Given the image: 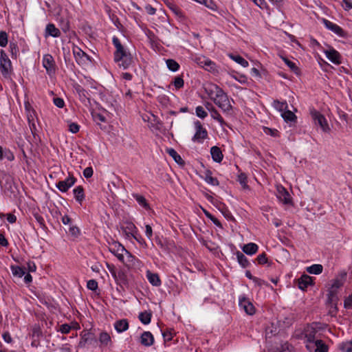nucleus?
<instances>
[{"label": "nucleus", "instance_id": "obj_50", "mask_svg": "<svg viewBox=\"0 0 352 352\" xmlns=\"http://www.w3.org/2000/svg\"><path fill=\"white\" fill-rule=\"evenodd\" d=\"M237 181L239 182V184L241 185V186L243 188H248V185L247 184V183H248V177H247V175H246L245 173H241L238 175Z\"/></svg>", "mask_w": 352, "mask_h": 352}, {"label": "nucleus", "instance_id": "obj_18", "mask_svg": "<svg viewBox=\"0 0 352 352\" xmlns=\"http://www.w3.org/2000/svg\"><path fill=\"white\" fill-rule=\"evenodd\" d=\"M314 284V278L309 275L303 274L298 279V288L302 291H305L308 286Z\"/></svg>", "mask_w": 352, "mask_h": 352}, {"label": "nucleus", "instance_id": "obj_6", "mask_svg": "<svg viewBox=\"0 0 352 352\" xmlns=\"http://www.w3.org/2000/svg\"><path fill=\"white\" fill-rule=\"evenodd\" d=\"M107 267L115 279L116 284L122 289H124V287L129 286V280L126 272L122 270L116 271L113 265L111 266L109 264H107Z\"/></svg>", "mask_w": 352, "mask_h": 352}, {"label": "nucleus", "instance_id": "obj_60", "mask_svg": "<svg viewBox=\"0 0 352 352\" xmlns=\"http://www.w3.org/2000/svg\"><path fill=\"white\" fill-rule=\"evenodd\" d=\"M8 44V34L5 31L0 32V47H4Z\"/></svg>", "mask_w": 352, "mask_h": 352}, {"label": "nucleus", "instance_id": "obj_36", "mask_svg": "<svg viewBox=\"0 0 352 352\" xmlns=\"http://www.w3.org/2000/svg\"><path fill=\"white\" fill-rule=\"evenodd\" d=\"M5 158L8 161H12L14 160V155L9 149H3V148L0 146V160H3Z\"/></svg>", "mask_w": 352, "mask_h": 352}, {"label": "nucleus", "instance_id": "obj_43", "mask_svg": "<svg viewBox=\"0 0 352 352\" xmlns=\"http://www.w3.org/2000/svg\"><path fill=\"white\" fill-rule=\"evenodd\" d=\"M76 92L78 94L79 98L82 102H85L86 100H89V98L87 97V91L82 87L80 85H78L76 87Z\"/></svg>", "mask_w": 352, "mask_h": 352}, {"label": "nucleus", "instance_id": "obj_42", "mask_svg": "<svg viewBox=\"0 0 352 352\" xmlns=\"http://www.w3.org/2000/svg\"><path fill=\"white\" fill-rule=\"evenodd\" d=\"M323 267L320 264H314L307 267V272L311 274H320L322 272Z\"/></svg>", "mask_w": 352, "mask_h": 352}, {"label": "nucleus", "instance_id": "obj_16", "mask_svg": "<svg viewBox=\"0 0 352 352\" xmlns=\"http://www.w3.org/2000/svg\"><path fill=\"white\" fill-rule=\"evenodd\" d=\"M239 305L247 314L252 316L255 314L254 306L245 296L239 297Z\"/></svg>", "mask_w": 352, "mask_h": 352}, {"label": "nucleus", "instance_id": "obj_22", "mask_svg": "<svg viewBox=\"0 0 352 352\" xmlns=\"http://www.w3.org/2000/svg\"><path fill=\"white\" fill-rule=\"evenodd\" d=\"M140 343L144 346H151L154 343V337L150 331H144L140 336Z\"/></svg>", "mask_w": 352, "mask_h": 352}, {"label": "nucleus", "instance_id": "obj_21", "mask_svg": "<svg viewBox=\"0 0 352 352\" xmlns=\"http://www.w3.org/2000/svg\"><path fill=\"white\" fill-rule=\"evenodd\" d=\"M198 63L207 71L211 72L217 71L216 64L208 58H206L204 57L202 59L200 58Z\"/></svg>", "mask_w": 352, "mask_h": 352}, {"label": "nucleus", "instance_id": "obj_31", "mask_svg": "<svg viewBox=\"0 0 352 352\" xmlns=\"http://www.w3.org/2000/svg\"><path fill=\"white\" fill-rule=\"evenodd\" d=\"M258 246L254 243H249L242 248L243 252L248 255H253L258 252Z\"/></svg>", "mask_w": 352, "mask_h": 352}, {"label": "nucleus", "instance_id": "obj_4", "mask_svg": "<svg viewBox=\"0 0 352 352\" xmlns=\"http://www.w3.org/2000/svg\"><path fill=\"white\" fill-rule=\"evenodd\" d=\"M13 72L11 60L3 50H0V72L5 78H10Z\"/></svg>", "mask_w": 352, "mask_h": 352}, {"label": "nucleus", "instance_id": "obj_12", "mask_svg": "<svg viewBox=\"0 0 352 352\" xmlns=\"http://www.w3.org/2000/svg\"><path fill=\"white\" fill-rule=\"evenodd\" d=\"M42 330L38 324L32 326L30 336L32 338L31 345L33 347H38L40 344V338L42 337Z\"/></svg>", "mask_w": 352, "mask_h": 352}, {"label": "nucleus", "instance_id": "obj_2", "mask_svg": "<svg viewBox=\"0 0 352 352\" xmlns=\"http://www.w3.org/2000/svg\"><path fill=\"white\" fill-rule=\"evenodd\" d=\"M347 273L345 271H342L339 273L338 276L331 280L332 283L327 292V298L326 304L331 308H333L337 311V304L339 300L338 296V289L342 287L346 281Z\"/></svg>", "mask_w": 352, "mask_h": 352}, {"label": "nucleus", "instance_id": "obj_44", "mask_svg": "<svg viewBox=\"0 0 352 352\" xmlns=\"http://www.w3.org/2000/svg\"><path fill=\"white\" fill-rule=\"evenodd\" d=\"M229 56L231 59H232L233 60H234L236 63H239L243 67H246L249 65L248 62L240 55H234L231 54Z\"/></svg>", "mask_w": 352, "mask_h": 352}, {"label": "nucleus", "instance_id": "obj_24", "mask_svg": "<svg viewBox=\"0 0 352 352\" xmlns=\"http://www.w3.org/2000/svg\"><path fill=\"white\" fill-rule=\"evenodd\" d=\"M45 36H51L54 38H57L60 36V31L54 25V24L48 23L45 28Z\"/></svg>", "mask_w": 352, "mask_h": 352}, {"label": "nucleus", "instance_id": "obj_14", "mask_svg": "<svg viewBox=\"0 0 352 352\" xmlns=\"http://www.w3.org/2000/svg\"><path fill=\"white\" fill-rule=\"evenodd\" d=\"M43 65L49 75L54 74L56 72V65L53 56L51 54H45L43 57Z\"/></svg>", "mask_w": 352, "mask_h": 352}, {"label": "nucleus", "instance_id": "obj_19", "mask_svg": "<svg viewBox=\"0 0 352 352\" xmlns=\"http://www.w3.org/2000/svg\"><path fill=\"white\" fill-rule=\"evenodd\" d=\"M317 333V330L312 325L307 324V326L304 329V335L306 338V344L311 343V342H314L316 340V335Z\"/></svg>", "mask_w": 352, "mask_h": 352}, {"label": "nucleus", "instance_id": "obj_45", "mask_svg": "<svg viewBox=\"0 0 352 352\" xmlns=\"http://www.w3.org/2000/svg\"><path fill=\"white\" fill-rule=\"evenodd\" d=\"M133 198L136 200V201L142 206L143 208L147 209L149 208V205L146 201V199L145 197L139 194H133Z\"/></svg>", "mask_w": 352, "mask_h": 352}, {"label": "nucleus", "instance_id": "obj_10", "mask_svg": "<svg viewBox=\"0 0 352 352\" xmlns=\"http://www.w3.org/2000/svg\"><path fill=\"white\" fill-rule=\"evenodd\" d=\"M311 115L316 125L320 126L324 132L329 131L330 129L327 120L322 113L316 110H314L311 111Z\"/></svg>", "mask_w": 352, "mask_h": 352}, {"label": "nucleus", "instance_id": "obj_51", "mask_svg": "<svg viewBox=\"0 0 352 352\" xmlns=\"http://www.w3.org/2000/svg\"><path fill=\"white\" fill-rule=\"evenodd\" d=\"M9 47H10V53L12 55V58H16L17 56L19 54V52L17 44L14 42H10Z\"/></svg>", "mask_w": 352, "mask_h": 352}, {"label": "nucleus", "instance_id": "obj_27", "mask_svg": "<svg viewBox=\"0 0 352 352\" xmlns=\"http://www.w3.org/2000/svg\"><path fill=\"white\" fill-rule=\"evenodd\" d=\"M206 93L208 95L210 98L213 100L214 96H217V91H221L222 89L215 84H209L204 88Z\"/></svg>", "mask_w": 352, "mask_h": 352}, {"label": "nucleus", "instance_id": "obj_58", "mask_svg": "<svg viewBox=\"0 0 352 352\" xmlns=\"http://www.w3.org/2000/svg\"><path fill=\"white\" fill-rule=\"evenodd\" d=\"M195 113H196L197 116L201 119L205 118L208 116L207 112L204 110V109L201 106H198L196 107Z\"/></svg>", "mask_w": 352, "mask_h": 352}, {"label": "nucleus", "instance_id": "obj_48", "mask_svg": "<svg viewBox=\"0 0 352 352\" xmlns=\"http://www.w3.org/2000/svg\"><path fill=\"white\" fill-rule=\"evenodd\" d=\"M256 261L259 265L267 264L268 265H270L272 264V262L269 261L267 254L265 252H263L258 254L256 258Z\"/></svg>", "mask_w": 352, "mask_h": 352}, {"label": "nucleus", "instance_id": "obj_11", "mask_svg": "<svg viewBox=\"0 0 352 352\" xmlns=\"http://www.w3.org/2000/svg\"><path fill=\"white\" fill-rule=\"evenodd\" d=\"M306 348L309 352H328L329 346L322 340H316L306 344Z\"/></svg>", "mask_w": 352, "mask_h": 352}, {"label": "nucleus", "instance_id": "obj_32", "mask_svg": "<svg viewBox=\"0 0 352 352\" xmlns=\"http://www.w3.org/2000/svg\"><path fill=\"white\" fill-rule=\"evenodd\" d=\"M114 327L118 333H122L129 329V322L126 319L117 320L114 324Z\"/></svg>", "mask_w": 352, "mask_h": 352}, {"label": "nucleus", "instance_id": "obj_40", "mask_svg": "<svg viewBox=\"0 0 352 352\" xmlns=\"http://www.w3.org/2000/svg\"><path fill=\"white\" fill-rule=\"evenodd\" d=\"M272 106L276 110L281 112V113L288 107V104L285 100L280 102L278 100H274L273 101Z\"/></svg>", "mask_w": 352, "mask_h": 352}, {"label": "nucleus", "instance_id": "obj_25", "mask_svg": "<svg viewBox=\"0 0 352 352\" xmlns=\"http://www.w3.org/2000/svg\"><path fill=\"white\" fill-rule=\"evenodd\" d=\"M73 193L76 201L82 205L85 199L84 188L82 186H78L73 190Z\"/></svg>", "mask_w": 352, "mask_h": 352}, {"label": "nucleus", "instance_id": "obj_39", "mask_svg": "<svg viewBox=\"0 0 352 352\" xmlns=\"http://www.w3.org/2000/svg\"><path fill=\"white\" fill-rule=\"evenodd\" d=\"M211 117L217 120L221 126H228V124L225 122L223 118L221 117L219 111L214 108V109H212L210 111Z\"/></svg>", "mask_w": 352, "mask_h": 352}, {"label": "nucleus", "instance_id": "obj_35", "mask_svg": "<svg viewBox=\"0 0 352 352\" xmlns=\"http://www.w3.org/2000/svg\"><path fill=\"white\" fill-rule=\"evenodd\" d=\"M99 342L100 343L101 347L107 346L108 345H111L112 344L111 337L107 332H101L100 333Z\"/></svg>", "mask_w": 352, "mask_h": 352}, {"label": "nucleus", "instance_id": "obj_15", "mask_svg": "<svg viewBox=\"0 0 352 352\" xmlns=\"http://www.w3.org/2000/svg\"><path fill=\"white\" fill-rule=\"evenodd\" d=\"M322 23L324 24L327 29L332 31L338 36L340 37H345L346 32L341 27H340L337 24L333 23L331 21L324 18L322 19Z\"/></svg>", "mask_w": 352, "mask_h": 352}, {"label": "nucleus", "instance_id": "obj_23", "mask_svg": "<svg viewBox=\"0 0 352 352\" xmlns=\"http://www.w3.org/2000/svg\"><path fill=\"white\" fill-rule=\"evenodd\" d=\"M122 233L126 235L127 238H129L138 231V229L134 223L132 222H126L124 226L121 228Z\"/></svg>", "mask_w": 352, "mask_h": 352}, {"label": "nucleus", "instance_id": "obj_57", "mask_svg": "<svg viewBox=\"0 0 352 352\" xmlns=\"http://www.w3.org/2000/svg\"><path fill=\"white\" fill-rule=\"evenodd\" d=\"M173 84L174 85L175 87L177 89L182 88L184 85V82L182 76H176L173 82Z\"/></svg>", "mask_w": 352, "mask_h": 352}, {"label": "nucleus", "instance_id": "obj_26", "mask_svg": "<svg viewBox=\"0 0 352 352\" xmlns=\"http://www.w3.org/2000/svg\"><path fill=\"white\" fill-rule=\"evenodd\" d=\"M210 154L213 161L220 163L223 160V155L219 147L214 146L210 148Z\"/></svg>", "mask_w": 352, "mask_h": 352}, {"label": "nucleus", "instance_id": "obj_28", "mask_svg": "<svg viewBox=\"0 0 352 352\" xmlns=\"http://www.w3.org/2000/svg\"><path fill=\"white\" fill-rule=\"evenodd\" d=\"M146 278L149 283L153 286L159 287L162 284L160 276L156 273H152L151 271L148 270L146 272Z\"/></svg>", "mask_w": 352, "mask_h": 352}, {"label": "nucleus", "instance_id": "obj_9", "mask_svg": "<svg viewBox=\"0 0 352 352\" xmlns=\"http://www.w3.org/2000/svg\"><path fill=\"white\" fill-rule=\"evenodd\" d=\"M76 182V178L74 177L72 173H69V175L64 180L59 181L56 184V187L62 192H66Z\"/></svg>", "mask_w": 352, "mask_h": 352}, {"label": "nucleus", "instance_id": "obj_3", "mask_svg": "<svg viewBox=\"0 0 352 352\" xmlns=\"http://www.w3.org/2000/svg\"><path fill=\"white\" fill-rule=\"evenodd\" d=\"M212 101L223 113L229 116L232 115V106L230 104L228 94L223 89L220 92L217 91V96H214Z\"/></svg>", "mask_w": 352, "mask_h": 352}, {"label": "nucleus", "instance_id": "obj_8", "mask_svg": "<svg viewBox=\"0 0 352 352\" xmlns=\"http://www.w3.org/2000/svg\"><path fill=\"white\" fill-rule=\"evenodd\" d=\"M97 344L98 340L94 333L90 331H85L80 335L78 347L84 348L87 344L96 346Z\"/></svg>", "mask_w": 352, "mask_h": 352}, {"label": "nucleus", "instance_id": "obj_56", "mask_svg": "<svg viewBox=\"0 0 352 352\" xmlns=\"http://www.w3.org/2000/svg\"><path fill=\"white\" fill-rule=\"evenodd\" d=\"M263 132L266 135H269L272 137H278L280 135L279 131L276 129H272L267 126L263 127Z\"/></svg>", "mask_w": 352, "mask_h": 352}, {"label": "nucleus", "instance_id": "obj_20", "mask_svg": "<svg viewBox=\"0 0 352 352\" xmlns=\"http://www.w3.org/2000/svg\"><path fill=\"white\" fill-rule=\"evenodd\" d=\"M327 58L333 63L336 65H340L341 63V56L340 53L334 50L330 49L324 52Z\"/></svg>", "mask_w": 352, "mask_h": 352}, {"label": "nucleus", "instance_id": "obj_59", "mask_svg": "<svg viewBox=\"0 0 352 352\" xmlns=\"http://www.w3.org/2000/svg\"><path fill=\"white\" fill-rule=\"evenodd\" d=\"M166 5L169 7V8L170 10H172V11L177 16H179V17H182L183 16V14H182V12L181 11V10L177 6H175V4L172 3H166Z\"/></svg>", "mask_w": 352, "mask_h": 352}, {"label": "nucleus", "instance_id": "obj_61", "mask_svg": "<svg viewBox=\"0 0 352 352\" xmlns=\"http://www.w3.org/2000/svg\"><path fill=\"white\" fill-rule=\"evenodd\" d=\"M87 287L89 290L96 291L98 288V282L94 279H91L87 281Z\"/></svg>", "mask_w": 352, "mask_h": 352}, {"label": "nucleus", "instance_id": "obj_46", "mask_svg": "<svg viewBox=\"0 0 352 352\" xmlns=\"http://www.w3.org/2000/svg\"><path fill=\"white\" fill-rule=\"evenodd\" d=\"M11 270L14 276H16L20 278L25 274V267H21L17 265H12Z\"/></svg>", "mask_w": 352, "mask_h": 352}, {"label": "nucleus", "instance_id": "obj_47", "mask_svg": "<svg viewBox=\"0 0 352 352\" xmlns=\"http://www.w3.org/2000/svg\"><path fill=\"white\" fill-rule=\"evenodd\" d=\"M162 331L164 342L170 341L173 339V335L175 334L173 329L166 328L165 330Z\"/></svg>", "mask_w": 352, "mask_h": 352}, {"label": "nucleus", "instance_id": "obj_37", "mask_svg": "<svg viewBox=\"0 0 352 352\" xmlns=\"http://www.w3.org/2000/svg\"><path fill=\"white\" fill-rule=\"evenodd\" d=\"M152 317V313L148 311H145L143 312H140L139 314V320L141 321V322L144 324H148L151 322Z\"/></svg>", "mask_w": 352, "mask_h": 352}, {"label": "nucleus", "instance_id": "obj_29", "mask_svg": "<svg viewBox=\"0 0 352 352\" xmlns=\"http://www.w3.org/2000/svg\"><path fill=\"white\" fill-rule=\"evenodd\" d=\"M235 255L236 256L239 264L243 268H247L250 266L251 263H250L248 258L243 254V253L241 252L240 251H236L235 252Z\"/></svg>", "mask_w": 352, "mask_h": 352}, {"label": "nucleus", "instance_id": "obj_54", "mask_svg": "<svg viewBox=\"0 0 352 352\" xmlns=\"http://www.w3.org/2000/svg\"><path fill=\"white\" fill-rule=\"evenodd\" d=\"M28 124L34 139L35 140H38L41 141V138L38 134V129L36 125V122Z\"/></svg>", "mask_w": 352, "mask_h": 352}, {"label": "nucleus", "instance_id": "obj_52", "mask_svg": "<svg viewBox=\"0 0 352 352\" xmlns=\"http://www.w3.org/2000/svg\"><path fill=\"white\" fill-rule=\"evenodd\" d=\"M339 349L342 352H352V340L341 343Z\"/></svg>", "mask_w": 352, "mask_h": 352}, {"label": "nucleus", "instance_id": "obj_5", "mask_svg": "<svg viewBox=\"0 0 352 352\" xmlns=\"http://www.w3.org/2000/svg\"><path fill=\"white\" fill-rule=\"evenodd\" d=\"M108 248L109 252L115 255L121 262H124V252L129 258H134V256L118 241H113L109 242Z\"/></svg>", "mask_w": 352, "mask_h": 352}, {"label": "nucleus", "instance_id": "obj_1", "mask_svg": "<svg viewBox=\"0 0 352 352\" xmlns=\"http://www.w3.org/2000/svg\"><path fill=\"white\" fill-rule=\"evenodd\" d=\"M112 43L116 50L113 52V60L116 65L123 69H128L135 65V58L131 52L124 47L120 39L114 36Z\"/></svg>", "mask_w": 352, "mask_h": 352}, {"label": "nucleus", "instance_id": "obj_13", "mask_svg": "<svg viewBox=\"0 0 352 352\" xmlns=\"http://www.w3.org/2000/svg\"><path fill=\"white\" fill-rule=\"evenodd\" d=\"M276 197L278 200L285 205L292 204V198L289 192L282 186H277Z\"/></svg>", "mask_w": 352, "mask_h": 352}, {"label": "nucleus", "instance_id": "obj_64", "mask_svg": "<svg viewBox=\"0 0 352 352\" xmlns=\"http://www.w3.org/2000/svg\"><path fill=\"white\" fill-rule=\"evenodd\" d=\"M344 306L346 309H352V294L345 298L344 301Z\"/></svg>", "mask_w": 352, "mask_h": 352}, {"label": "nucleus", "instance_id": "obj_30", "mask_svg": "<svg viewBox=\"0 0 352 352\" xmlns=\"http://www.w3.org/2000/svg\"><path fill=\"white\" fill-rule=\"evenodd\" d=\"M204 181L212 186H219V182L217 177H212V173L210 170H206L204 172V175L203 176Z\"/></svg>", "mask_w": 352, "mask_h": 352}, {"label": "nucleus", "instance_id": "obj_49", "mask_svg": "<svg viewBox=\"0 0 352 352\" xmlns=\"http://www.w3.org/2000/svg\"><path fill=\"white\" fill-rule=\"evenodd\" d=\"M166 63L168 69L172 72H177L179 69V63L173 59H168Z\"/></svg>", "mask_w": 352, "mask_h": 352}, {"label": "nucleus", "instance_id": "obj_34", "mask_svg": "<svg viewBox=\"0 0 352 352\" xmlns=\"http://www.w3.org/2000/svg\"><path fill=\"white\" fill-rule=\"evenodd\" d=\"M281 116L286 122H296V116L287 109L281 113Z\"/></svg>", "mask_w": 352, "mask_h": 352}, {"label": "nucleus", "instance_id": "obj_41", "mask_svg": "<svg viewBox=\"0 0 352 352\" xmlns=\"http://www.w3.org/2000/svg\"><path fill=\"white\" fill-rule=\"evenodd\" d=\"M222 207L219 208V211L222 213L223 217L228 221H234L235 219L232 214L231 212L229 210L228 208L226 206V204H221Z\"/></svg>", "mask_w": 352, "mask_h": 352}, {"label": "nucleus", "instance_id": "obj_53", "mask_svg": "<svg viewBox=\"0 0 352 352\" xmlns=\"http://www.w3.org/2000/svg\"><path fill=\"white\" fill-rule=\"evenodd\" d=\"M230 74L233 78L241 84H245L247 82V77L245 75H239L234 71H232Z\"/></svg>", "mask_w": 352, "mask_h": 352}, {"label": "nucleus", "instance_id": "obj_63", "mask_svg": "<svg viewBox=\"0 0 352 352\" xmlns=\"http://www.w3.org/2000/svg\"><path fill=\"white\" fill-rule=\"evenodd\" d=\"M33 216L36 220V221L39 223L41 228L45 226V220L43 217L38 212H34Z\"/></svg>", "mask_w": 352, "mask_h": 352}, {"label": "nucleus", "instance_id": "obj_33", "mask_svg": "<svg viewBox=\"0 0 352 352\" xmlns=\"http://www.w3.org/2000/svg\"><path fill=\"white\" fill-rule=\"evenodd\" d=\"M166 153L171 156L175 162L179 165H184L185 162L182 157L177 153V152L173 148H168L166 149Z\"/></svg>", "mask_w": 352, "mask_h": 352}, {"label": "nucleus", "instance_id": "obj_62", "mask_svg": "<svg viewBox=\"0 0 352 352\" xmlns=\"http://www.w3.org/2000/svg\"><path fill=\"white\" fill-rule=\"evenodd\" d=\"M134 239H135L139 244H140L142 246L146 247V243L144 241V239L142 237V236L138 232V231L132 236Z\"/></svg>", "mask_w": 352, "mask_h": 352}, {"label": "nucleus", "instance_id": "obj_55", "mask_svg": "<svg viewBox=\"0 0 352 352\" xmlns=\"http://www.w3.org/2000/svg\"><path fill=\"white\" fill-rule=\"evenodd\" d=\"M283 61L285 62V63L290 68V69L294 72L295 74H298V71H299V69L298 67L296 66V63L291 61L290 60H289L288 58H283Z\"/></svg>", "mask_w": 352, "mask_h": 352}, {"label": "nucleus", "instance_id": "obj_17", "mask_svg": "<svg viewBox=\"0 0 352 352\" xmlns=\"http://www.w3.org/2000/svg\"><path fill=\"white\" fill-rule=\"evenodd\" d=\"M73 54L74 56V58H76V60L79 64L84 63L87 60L91 61V57L86 54L84 51H82L80 48L78 47H74L73 48Z\"/></svg>", "mask_w": 352, "mask_h": 352}, {"label": "nucleus", "instance_id": "obj_38", "mask_svg": "<svg viewBox=\"0 0 352 352\" xmlns=\"http://www.w3.org/2000/svg\"><path fill=\"white\" fill-rule=\"evenodd\" d=\"M25 109L28 124L35 122L36 111L30 107V104H25Z\"/></svg>", "mask_w": 352, "mask_h": 352}, {"label": "nucleus", "instance_id": "obj_7", "mask_svg": "<svg viewBox=\"0 0 352 352\" xmlns=\"http://www.w3.org/2000/svg\"><path fill=\"white\" fill-rule=\"evenodd\" d=\"M194 125L195 129V133L192 138V141L194 142L202 144L204 141L208 137V131L199 120L195 121L194 122Z\"/></svg>", "mask_w": 352, "mask_h": 352}]
</instances>
